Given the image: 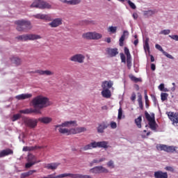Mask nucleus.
Returning <instances> with one entry per match:
<instances>
[{
	"label": "nucleus",
	"mask_w": 178,
	"mask_h": 178,
	"mask_svg": "<svg viewBox=\"0 0 178 178\" xmlns=\"http://www.w3.org/2000/svg\"><path fill=\"white\" fill-rule=\"evenodd\" d=\"M32 106L35 108V109H42L43 108H47V106H49L51 103L49 102V99L44 97V96H37L33 99L32 102Z\"/></svg>",
	"instance_id": "f257e3e1"
},
{
	"label": "nucleus",
	"mask_w": 178,
	"mask_h": 178,
	"mask_svg": "<svg viewBox=\"0 0 178 178\" xmlns=\"http://www.w3.org/2000/svg\"><path fill=\"white\" fill-rule=\"evenodd\" d=\"M15 24H17V31H24V33H27L33 27L30 21L24 19L15 21Z\"/></svg>",
	"instance_id": "f03ea898"
},
{
	"label": "nucleus",
	"mask_w": 178,
	"mask_h": 178,
	"mask_svg": "<svg viewBox=\"0 0 178 178\" xmlns=\"http://www.w3.org/2000/svg\"><path fill=\"white\" fill-rule=\"evenodd\" d=\"M156 148L158 151H165V152H168L169 154H178L177 146H169L168 145L158 144L156 146Z\"/></svg>",
	"instance_id": "7ed1b4c3"
},
{
	"label": "nucleus",
	"mask_w": 178,
	"mask_h": 178,
	"mask_svg": "<svg viewBox=\"0 0 178 178\" xmlns=\"http://www.w3.org/2000/svg\"><path fill=\"white\" fill-rule=\"evenodd\" d=\"M73 123H76V121H67L63 122L62 124L56 125V129H58L59 133L61 134H72V129H67L66 128L62 127H68L69 125L73 124Z\"/></svg>",
	"instance_id": "20e7f679"
},
{
	"label": "nucleus",
	"mask_w": 178,
	"mask_h": 178,
	"mask_svg": "<svg viewBox=\"0 0 178 178\" xmlns=\"http://www.w3.org/2000/svg\"><path fill=\"white\" fill-rule=\"evenodd\" d=\"M41 35L36 34H25L16 37L19 41H34L35 40H41Z\"/></svg>",
	"instance_id": "39448f33"
},
{
	"label": "nucleus",
	"mask_w": 178,
	"mask_h": 178,
	"mask_svg": "<svg viewBox=\"0 0 178 178\" xmlns=\"http://www.w3.org/2000/svg\"><path fill=\"white\" fill-rule=\"evenodd\" d=\"M23 122L25 126H26V127H29L30 129H35L38 123V120H37L36 119L29 118H24Z\"/></svg>",
	"instance_id": "423d86ee"
},
{
	"label": "nucleus",
	"mask_w": 178,
	"mask_h": 178,
	"mask_svg": "<svg viewBox=\"0 0 178 178\" xmlns=\"http://www.w3.org/2000/svg\"><path fill=\"white\" fill-rule=\"evenodd\" d=\"M31 8H39V9H51V5L45 1L38 0L31 4Z\"/></svg>",
	"instance_id": "0eeeda50"
},
{
	"label": "nucleus",
	"mask_w": 178,
	"mask_h": 178,
	"mask_svg": "<svg viewBox=\"0 0 178 178\" xmlns=\"http://www.w3.org/2000/svg\"><path fill=\"white\" fill-rule=\"evenodd\" d=\"M83 38L86 40H100L102 38V35L97 32H88L82 35Z\"/></svg>",
	"instance_id": "6e6552de"
},
{
	"label": "nucleus",
	"mask_w": 178,
	"mask_h": 178,
	"mask_svg": "<svg viewBox=\"0 0 178 178\" xmlns=\"http://www.w3.org/2000/svg\"><path fill=\"white\" fill-rule=\"evenodd\" d=\"M89 172L95 175H99V173H109V170L102 165H99L90 169Z\"/></svg>",
	"instance_id": "1a4fd4ad"
},
{
	"label": "nucleus",
	"mask_w": 178,
	"mask_h": 178,
	"mask_svg": "<svg viewBox=\"0 0 178 178\" xmlns=\"http://www.w3.org/2000/svg\"><path fill=\"white\" fill-rule=\"evenodd\" d=\"M86 56L81 54H77L70 57V60L72 62H77L78 63H83Z\"/></svg>",
	"instance_id": "9d476101"
},
{
	"label": "nucleus",
	"mask_w": 178,
	"mask_h": 178,
	"mask_svg": "<svg viewBox=\"0 0 178 178\" xmlns=\"http://www.w3.org/2000/svg\"><path fill=\"white\" fill-rule=\"evenodd\" d=\"M167 115L169 118V119L172 122V124H177L178 123V113H174V112H168L167 113Z\"/></svg>",
	"instance_id": "9b49d317"
},
{
	"label": "nucleus",
	"mask_w": 178,
	"mask_h": 178,
	"mask_svg": "<svg viewBox=\"0 0 178 178\" xmlns=\"http://www.w3.org/2000/svg\"><path fill=\"white\" fill-rule=\"evenodd\" d=\"M106 54L108 55V58H113L119 54V51H118V48H107L106 49Z\"/></svg>",
	"instance_id": "f8f14e48"
},
{
	"label": "nucleus",
	"mask_w": 178,
	"mask_h": 178,
	"mask_svg": "<svg viewBox=\"0 0 178 178\" xmlns=\"http://www.w3.org/2000/svg\"><path fill=\"white\" fill-rule=\"evenodd\" d=\"M20 113H24V115H29L30 113H41V111L37 108H26L25 110H20Z\"/></svg>",
	"instance_id": "ddd939ff"
},
{
	"label": "nucleus",
	"mask_w": 178,
	"mask_h": 178,
	"mask_svg": "<svg viewBox=\"0 0 178 178\" xmlns=\"http://www.w3.org/2000/svg\"><path fill=\"white\" fill-rule=\"evenodd\" d=\"M155 48H156V49H158L159 51L162 52V54L165 56H166V58H168V59H175V57H173V56L170 55L168 52L165 51L161 45L156 44H155Z\"/></svg>",
	"instance_id": "4468645a"
},
{
	"label": "nucleus",
	"mask_w": 178,
	"mask_h": 178,
	"mask_svg": "<svg viewBox=\"0 0 178 178\" xmlns=\"http://www.w3.org/2000/svg\"><path fill=\"white\" fill-rule=\"evenodd\" d=\"M113 87V81H104L102 83V88L109 90Z\"/></svg>",
	"instance_id": "2eb2a0df"
},
{
	"label": "nucleus",
	"mask_w": 178,
	"mask_h": 178,
	"mask_svg": "<svg viewBox=\"0 0 178 178\" xmlns=\"http://www.w3.org/2000/svg\"><path fill=\"white\" fill-rule=\"evenodd\" d=\"M84 131H87V128L84 127H79L74 129H71L72 134H79L80 133H84Z\"/></svg>",
	"instance_id": "dca6fc26"
},
{
	"label": "nucleus",
	"mask_w": 178,
	"mask_h": 178,
	"mask_svg": "<svg viewBox=\"0 0 178 178\" xmlns=\"http://www.w3.org/2000/svg\"><path fill=\"white\" fill-rule=\"evenodd\" d=\"M34 73H38L40 76H52V75H54V72L49 71V70H37L34 72Z\"/></svg>",
	"instance_id": "f3484780"
},
{
	"label": "nucleus",
	"mask_w": 178,
	"mask_h": 178,
	"mask_svg": "<svg viewBox=\"0 0 178 178\" xmlns=\"http://www.w3.org/2000/svg\"><path fill=\"white\" fill-rule=\"evenodd\" d=\"M60 24H62L61 18H56L49 24V26H50V27L55 28L58 27V26H60Z\"/></svg>",
	"instance_id": "a211bd4d"
},
{
	"label": "nucleus",
	"mask_w": 178,
	"mask_h": 178,
	"mask_svg": "<svg viewBox=\"0 0 178 178\" xmlns=\"http://www.w3.org/2000/svg\"><path fill=\"white\" fill-rule=\"evenodd\" d=\"M59 165H60V163H51L47 164L44 166V168L46 169H48L49 170H55L58 169V166H59Z\"/></svg>",
	"instance_id": "6ab92c4d"
},
{
	"label": "nucleus",
	"mask_w": 178,
	"mask_h": 178,
	"mask_svg": "<svg viewBox=\"0 0 178 178\" xmlns=\"http://www.w3.org/2000/svg\"><path fill=\"white\" fill-rule=\"evenodd\" d=\"M155 178H168V172H163L161 170L154 172Z\"/></svg>",
	"instance_id": "aec40b11"
},
{
	"label": "nucleus",
	"mask_w": 178,
	"mask_h": 178,
	"mask_svg": "<svg viewBox=\"0 0 178 178\" xmlns=\"http://www.w3.org/2000/svg\"><path fill=\"white\" fill-rule=\"evenodd\" d=\"M13 150L10 149H6L0 152V158L8 156V155H13Z\"/></svg>",
	"instance_id": "412c9836"
},
{
	"label": "nucleus",
	"mask_w": 178,
	"mask_h": 178,
	"mask_svg": "<svg viewBox=\"0 0 178 178\" xmlns=\"http://www.w3.org/2000/svg\"><path fill=\"white\" fill-rule=\"evenodd\" d=\"M127 37H129V31H124L123 34L122 35L119 40L120 47H123L124 42L126 40Z\"/></svg>",
	"instance_id": "4be33fe9"
},
{
	"label": "nucleus",
	"mask_w": 178,
	"mask_h": 178,
	"mask_svg": "<svg viewBox=\"0 0 178 178\" xmlns=\"http://www.w3.org/2000/svg\"><path fill=\"white\" fill-rule=\"evenodd\" d=\"M31 97H33V95L30 93H26V94H21V95H17L15 98L16 99H18L19 101H20L22 99H27L29 98H31Z\"/></svg>",
	"instance_id": "5701e85b"
},
{
	"label": "nucleus",
	"mask_w": 178,
	"mask_h": 178,
	"mask_svg": "<svg viewBox=\"0 0 178 178\" xmlns=\"http://www.w3.org/2000/svg\"><path fill=\"white\" fill-rule=\"evenodd\" d=\"M65 177L76 178V174L63 173V174L54 176V178H65Z\"/></svg>",
	"instance_id": "b1692460"
},
{
	"label": "nucleus",
	"mask_w": 178,
	"mask_h": 178,
	"mask_svg": "<svg viewBox=\"0 0 178 178\" xmlns=\"http://www.w3.org/2000/svg\"><path fill=\"white\" fill-rule=\"evenodd\" d=\"M108 126L109 124L105 122L99 124L97 127V133H104V130H105V129H108Z\"/></svg>",
	"instance_id": "393cba45"
},
{
	"label": "nucleus",
	"mask_w": 178,
	"mask_h": 178,
	"mask_svg": "<svg viewBox=\"0 0 178 178\" xmlns=\"http://www.w3.org/2000/svg\"><path fill=\"white\" fill-rule=\"evenodd\" d=\"M102 95L103 98H111L112 97V92L109 89H102Z\"/></svg>",
	"instance_id": "a878e982"
},
{
	"label": "nucleus",
	"mask_w": 178,
	"mask_h": 178,
	"mask_svg": "<svg viewBox=\"0 0 178 178\" xmlns=\"http://www.w3.org/2000/svg\"><path fill=\"white\" fill-rule=\"evenodd\" d=\"M149 127L153 131H158V124H156V122H155V120L154 121H151L150 122H148Z\"/></svg>",
	"instance_id": "bb28decb"
},
{
	"label": "nucleus",
	"mask_w": 178,
	"mask_h": 178,
	"mask_svg": "<svg viewBox=\"0 0 178 178\" xmlns=\"http://www.w3.org/2000/svg\"><path fill=\"white\" fill-rule=\"evenodd\" d=\"M145 116L148 123H149L151 122H154V120H155V114H154V113H152L151 115H149V113H148V112L145 111Z\"/></svg>",
	"instance_id": "cd10ccee"
},
{
	"label": "nucleus",
	"mask_w": 178,
	"mask_h": 178,
	"mask_svg": "<svg viewBox=\"0 0 178 178\" xmlns=\"http://www.w3.org/2000/svg\"><path fill=\"white\" fill-rule=\"evenodd\" d=\"M38 121L41 123H44V124H48V123H51L52 122V118L49 117H42L38 118Z\"/></svg>",
	"instance_id": "c85d7f7f"
},
{
	"label": "nucleus",
	"mask_w": 178,
	"mask_h": 178,
	"mask_svg": "<svg viewBox=\"0 0 178 178\" xmlns=\"http://www.w3.org/2000/svg\"><path fill=\"white\" fill-rule=\"evenodd\" d=\"M35 19H41V20H49L51 17L48 15H44V14H36L33 15Z\"/></svg>",
	"instance_id": "c756f323"
},
{
	"label": "nucleus",
	"mask_w": 178,
	"mask_h": 178,
	"mask_svg": "<svg viewBox=\"0 0 178 178\" xmlns=\"http://www.w3.org/2000/svg\"><path fill=\"white\" fill-rule=\"evenodd\" d=\"M109 143L108 141H100L98 142V148H104V149H108L109 148Z\"/></svg>",
	"instance_id": "7c9ffc66"
},
{
	"label": "nucleus",
	"mask_w": 178,
	"mask_h": 178,
	"mask_svg": "<svg viewBox=\"0 0 178 178\" xmlns=\"http://www.w3.org/2000/svg\"><path fill=\"white\" fill-rule=\"evenodd\" d=\"M28 162H32L33 163H38L41 162V161H37V157L33 154H29L28 156Z\"/></svg>",
	"instance_id": "2f4dec72"
},
{
	"label": "nucleus",
	"mask_w": 178,
	"mask_h": 178,
	"mask_svg": "<svg viewBox=\"0 0 178 178\" xmlns=\"http://www.w3.org/2000/svg\"><path fill=\"white\" fill-rule=\"evenodd\" d=\"M10 60L12 62V63H14V65H16V66H19V65H20V63H22V60L16 56H13L10 58Z\"/></svg>",
	"instance_id": "473e14b6"
},
{
	"label": "nucleus",
	"mask_w": 178,
	"mask_h": 178,
	"mask_svg": "<svg viewBox=\"0 0 178 178\" xmlns=\"http://www.w3.org/2000/svg\"><path fill=\"white\" fill-rule=\"evenodd\" d=\"M149 39L147 38L145 41L144 42L143 48L145 50V52H149Z\"/></svg>",
	"instance_id": "72a5a7b5"
},
{
	"label": "nucleus",
	"mask_w": 178,
	"mask_h": 178,
	"mask_svg": "<svg viewBox=\"0 0 178 178\" xmlns=\"http://www.w3.org/2000/svg\"><path fill=\"white\" fill-rule=\"evenodd\" d=\"M141 122H143V117L141 115L135 119V124H136L138 129H141Z\"/></svg>",
	"instance_id": "f704fd0d"
},
{
	"label": "nucleus",
	"mask_w": 178,
	"mask_h": 178,
	"mask_svg": "<svg viewBox=\"0 0 178 178\" xmlns=\"http://www.w3.org/2000/svg\"><path fill=\"white\" fill-rule=\"evenodd\" d=\"M138 102L140 109L143 110L144 108V106L143 105V96H141V95L138 96Z\"/></svg>",
	"instance_id": "c9c22d12"
},
{
	"label": "nucleus",
	"mask_w": 178,
	"mask_h": 178,
	"mask_svg": "<svg viewBox=\"0 0 178 178\" xmlns=\"http://www.w3.org/2000/svg\"><path fill=\"white\" fill-rule=\"evenodd\" d=\"M118 31V26H109L108 28V32L111 33V34H115Z\"/></svg>",
	"instance_id": "e433bc0d"
},
{
	"label": "nucleus",
	"mask_w": 178,
	"mask_h": 178,
	"mask_svg": "<svg viewBox=\"0 0 178 178\" xmlns=\"http://www.w3.org/2000/svg\"><path fill=\"white\" fill-rule=\"evenodd\" d=\"M169 97V94L161 92V99L162 102H164V101H166L168 99V97Z\"/></svg>",
	"instance_id": "4c0bfd02"
},
{
	"label": "nucleus",
	"mask_w": 178,
	"mask_h": 178,
	"mask_svg": "<svg viewBox=\"0 0 178 178\" xmlns=\"http://www.w3.org/2000/svg\"><path fill=\"white\" fill-rule=\"evenodd\" d=\"M75 178H92L91 175L76 174Z\"/></svg>",
	"instance_id": "58836bf2"
},
{
	"label": "nucleus",
	"mask_w": 178,
	"mask_h": 178,
	"mask_svg": "<svg viewBox=\"0 0 178 178\" xmlns=\"http://www.w3.org/2000/svg\"><path fill=\"white\" fill-rule=\"evenodd\" d=\"M155 14V11L154 10H147L144 12V16H147V17L149 16H152V15Z\"/></svg>",
	"instance_id": "ea45409f"
},
{
	"label": "nucleus",
	"mask_w": 178,
	"mask_h": 178,
	"mask_svg": "<svg viewBox=\"0 0 178 178\" xmlns=\"http://www.w3.org/2000/svg\"><path fill=\"white\" fill-rule=\"evenodd\" d=\"M159 34H161L163 35H169L170 34V29H164L159 32Z\"/></svg>",
	"instance_id": "a19ab883"
},
{
	"label": "nucleus",
	"mask_w": 178,
	"mask_h": 178,
	"mask_svg": "<svg viewBox=\"0 0 178 178\" xmlns=\"http://www.w3.org/2000/svg\"><path fill=\"white\" fill-rule=\"evenodd\" d=\"M22 118V115L19 113L15 114L12 118V122H16V120H19Z\"/></svg>",
	"instance_id": "79ce46f5"
},
{
	"label": "nucleus",
	"mask_w": 178,
	"mask_h": 178,
	"mask_svg": "<svg viewBox=\"0 0 178 178\" xmlns=\"http://www.w3.org/2000/svg\"><path fill=\"white\" fill-rule=\"evenodd\" d=\"M127 66L129 70L131 69V57L127 58Z\"/></svg>",
	"instance_id": "37998d69"
},
{
	"label": "nucleus",
	"mask_w": 178,
	"mask_h": 178,
	"mask_svg": "<svg viewBox=\"0 0 178 178\" xmlns=\"http://www.w3.org/2000/svg\"><path fill=\"white\" fill-rule=\"evenodd\" d=\"M80 3V0H70L67 1L69 5H77Z\"/></svg>",
	"instance_id": "c03bdc74"
},
{
	"label": "nucleus",
	"mask_w": 178,
	"mask_h": 178,
	"mask_svg": "<svg viewBox=\"0 0 178 178\" xmlns=\"http://www.w3.org/2000/svg\"><path fill=\"white\" fill-rule=\"evenodd\" d=\"M108 168H110V169H113L115 168V163L113 161L111 160L107 163Z\"/></svg>",
	"instance_id": "a18cd8bd"
},
{
	"label": "nucleus",
	"mask_w": 178,
	"mask_h": 178,
	"mask_svg": "<svg viewBox=\"0 0 178 178\" xmlns=\"http://www.w3.org/2000/svg\"><path fill=\"white\" fill-rule=\"evenodd\" d=\"M129 77L132 81H134V83H138V81H141V79L137 78L133 75L130 76Z\"/></svg>",
	"instance_id": "49530a36"
},
{
	"label": "nucleus",
	"mask_w": 178,
	"mask_h": 178,
	"mask_svg": "<svg viewBox=\"0 0 178 178\" xmlns=\"http://www.w3.org/2000/svg\"><path fill=\"white\" fill-rule=\"evenodd\" d=\"M82 151H88V149H92L91 147V143L85 145L81 149Z\"/></svg>",
	"instance_id": "de8ad7c7"
},
{
	"label": "nucleus",
	"mask_w": 178,
	"mask_h": 178,
	"mask_svg": "<svg viewBox=\"0 0 178 178\" xmlns=\"http://www.w3.org/2000/svg\"><path fill=\"white\" fill-rule=\"evenodd\" d=\"M41 148H43L42 146H31L29 147V151H34L35 149H41Z\"/></svg>",
	"instance_id": "09e8293b"
},
{
	"label": "nucleus",
	"mask_w": 178,
	"mask_h": 178,
	"mask_svg": "<svg viewBox=\"0 0 178 178\" xmlns=\"http://www.w3.org/2000/svg\"><path fill=\"white\" fill-rule=\"evenodd\" d=\"M122 116H123V110H122V106H120V108L118 109V119L120 120V119H122Z\"/></svg>",
	"instance_id": "8fccbe9b"
},
{
	"label": "nucleus",
	"mask_w": 178,
	"mask_h": 178,
	"mask_svg": "<svg viewBox=\"0 0 178 178\" xmlns=\"http://www.w3.org/2000/svg\"><path fill=\"white\" fill-rule=\"evenodd\" d=\"M127 1V3L128 5H129L130 8H131V9H136V4H134V3L131 2V1L130 0H126Z\"/></svg>",
	"instance_id": "3c124183"
},
{
	"label": "nucleus",
	"mask_w": 178,
	"mask_h": 178,
	"mask_svg": "<svg viewBox=\"0 0 178 178\" xmlns=\"http://www.w3.org/2000/svg\"><path fill=\"white\" fill-rule=\"evenodd\" d=\"M124 54L127 56V58H131V54H130V51L129 48L124 47Z\"/></svg>",
	"instance_id": "603ef678"
},
{
	"label": "nucleus",
	"mask_w": 178,
	"mask_h": 178,
	"mask_svg": "<svg viewBox=\"0 0 178 178\" xmlns=\"http://www.w3.org/2000/svg\"><path fill=\"white\" fill-rule=\"evenodd\" d=\"M120 56L121 58V62H122V63H126V56H124L123 53H120Z\"/></svg>",
	"instance_id": "864d4df0"
},
{
	"label": "nucleus",
	"mask_w": 178,
	"mask_h": 178,
	"mask_svg": "<svg viewBox=\"0 0 178 178\" xmlns=\"http://www.w3.org/2000/svg\"><path fill=\"white\" fill-rule=\"evenodd\" d=\"M90 146L92 148H98V142H92L90 143Z\"/></svg>",
	"instance_id": "5fc2aeb1"
},
{
	"label": "nucleus",
	"mask_w": 178,
	"mask_h": 178,
	"mask_svg": "<svg viewBox=\"0 0 178 178\" xmlns=\"http://www.w3.org/2000/svg\"><path fill=\"white\" fill-rule=\"evenodd\" d=\"M168 37L175 41H178V35H169Z\"/></svg>",
	"instance_id": "6e6d98bb"
},
{
	"label": "nucleus",
	"mask_w": 178,
	"mask_h": 178,
	"mask_svg": "<svg viewBox=\"0 0 178 178\" xmlns=\"http://www.w3.org/2000/svg\"><path fill=\"white\" fill-rule=\"evenodd\" d=\"M33 165H35V163H32L31 161H28V163H26L25 165V168H31V166H33Z\"/></svg>",
	"instance_id": "4d7b16f0"
},
{
	"label": "nucleus",
	"mask_w": 178,
	"mask_h": 178,
	"mask_svg": "<svg viewBox=\"0 0 178 178\" xmlns=\"http://www.w3.org/2000/svg\"><path fill=\"white\" fill-rule=\"evenodd\" d=\"M165 170H168V172H175V168H173V167H171V166H167L165 168Z\"/></svg>",
	"instance_id": "13d9d810"
},
{
	"label": "nucleus",
	"mask_w": 178,
	"mask_h": 178,
	"mask_svg": "<svg viewBox=\"0 0 178 178\" xmlns=\"http://www.w3.org/2000/svg\"><path fill=\"white\" fill-rule=\"evenodd\" d=\"M110 126L111 129H116V127H118V124H116L115 122H111Z\"/></svg>",
	"instance_id": "bf43d9fd"
},
{
	"label": "nucleus",
	"mask_w": 178,
	"mask_h": 178,
	"mask_svg": "<svg viewBox=\"0 0 178 178\" xmlns=\"http://www.w3.org/2000/svg\"><path fill=\"white\" fill-rule=\"evenodd\" d=\"M165 88V84L163 83H161L159 86V89L160 90V91H163V89Z\"/></svg>",
	"instance_id": "052dcab7"
},
{
	"label": "nucleus",
	"mask_w": 178,
	"mask_h": 178,
	"mask_svg": "<svg viewBox=\"0 0 178 178\" xmlns=\"http://www.w3.org/2000/svg\"><path fill=\"white\" fill-rule=\"evenodd\" d=\"M94 163H99V160L95 159H93V161L90 163V165L92 166V165H94Z\"/></svg>",
	"instance_id": "680f3d73"
},
{
	"label": "nucleus",
	"mask_w": 178,
	"mask_h": 178,
	"mask_svg": "<svg viewBox=\"0 0 178 178\" xmlns=\"http://www.w3.org/2000/svg\"><path fill=\"white\" fill-rule=\"evenodd\" d=\"M151 98L154 104H156V97H155V95H151Z\"/></svg>",
	"instance_id": "e2e57ef3"
},
{
	"label": "nucleus",
	"mask_w": 178,
	"mask_h": 178,
	"mask_svg": "<svg viewBox=\"0 0 178 178\" xmlns=\"http://www.w3.org/2000/svg\"><path fill=\"white\" fill-rule=\"evenodd\" d=\"M35 170H29L28 172H26L28 173V176H31V175H33V173H35Z\"/></svg>",
	"instance_id": "0e129e2a"
},
{
	"label": "nucleus",
	"mask_w": 178,
	"mask_h": 178,
	"mask_svg": "<svg viewBox=\"0 0 178 178\" xmlns=\"http://www.w3.org/2000/svg\"><path fill=\"white\" fill-rule=\"evenodd\" d=\"M136 93L133 92L131 97V101H136Z\"/></svg>",
	"instance_id": "69168bd1"
},
{
	"label": "nucleus",
	"mask_w": 178,
	"mask_h": 178,
	"mask_svg": "<svg viewBox=\"0 0 178 178\" xmlns=\"http://www.w3.org/2000/svg\"><path fill=\"white\" fill-rule=\"evenodd\" d=\"M22 178L29 177V174L26 172H24L21 175Z\"/></svg>",
	"instance_id": "338daca9"
},
{
	"label": "nucleus",
	"mask_w": 178,
	"mask_h": 178,
	"mask_svg": "<svg viewBox=\"0 0 178 178\" xmlns=\"http://www.w3.org/2000/svg\"><path fill=\"white\" fill-rule=\"evenodd\" d=\"M145 102H148V95H147V90H145Z\"/></svg>",
	"instance_id": "774afa93"
}]
</instances>
